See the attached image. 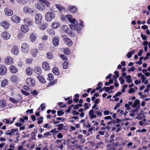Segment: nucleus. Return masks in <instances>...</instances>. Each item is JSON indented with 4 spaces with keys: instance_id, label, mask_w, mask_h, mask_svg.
<instances>
[{
    "instance_id": "nucleus-13",
    "label": "nucleus",
    "mask_w": 150,
    "mask_h": 150,
    "mask_svg": "<svg viewBox=\"0 0 150 150\" xmlns=\"http://www.w3.org/2000/svg\"><path fill=\"white\" fill-rule=\"evenodd\" d=\"M12 21L15 23H18L20 22L21 19L17 16H13L11 17Z\"/></svg>"
},
{
    "instance_id": "nucleus-36",
    "label": "nucleus",
    "mask_w": 150,
    "mask_h": 150,
    "mask_svg": "<svg viewBox=\"0 0 150 150\" xmlns=\"http://www.w3.org/2000/svg\"><path fill=\"white\" fill-rule=\"evenodd\" d=\"M48 78L49 80L52 81L54 79V77L53 74L52 73H49L48 74Z\"/></svg>"
},
{
    "instance_id": "nucleus-24",
    "label": "nucleus",
    "mask_w": 150,
    "mask_h": 150,
    "mask_svg": "<svg viewBox=\"0 0 150 150\" xmlns=\"http://www.w3.org/2000/svg\"><path fill=\"white\" fill-rule=\"evenodd\" d=\"M52 72L56 75H59L60 74L59 70L57 67H54L53 68Z\"/></svg>"
},
{
    "instance_id": "nucleus-52",
    "label": "nucleus",
    "mask_w": 150,
    "mask_h": 150,
    "mask_svg": "<svg viewBox=\"0 0 150 150\" xmlns=\"http://www.w3.org/2000/svg\"><path fill=\"white\" fill-rule=\"evenodd\" d=\"M26 63L28 64H30L32 62V60L28 58L26 60Z\"/></svg>"
},
{
    "instance_id": "nucleus-33",
    "label": "nucleus",
    "mask_w": 150,
    "mask_h": 150,
    "mask_svg": "<svg viewBox=\"0 0 150 150\" xmlns=\"http://www.w3.org/2000/svg\"><path fill=\"white\" fill-rule=\"evenodd\" d=\"M36 38V36L35 35L32 34L30 36V39L32 42H34Z\"/></svg>"
},
{
    "instance_id": "nucleus-32",
    "label": "nucleus",
    "mask_w": 150,
    "mask_h": 150,
    "mask_svg": "<svg viewBox=\"0 0 150 150\" xmlns=\"http://www.w3.org/2000/svg\"><path fill=\"white\" fill-rule=\"evenodd\" d=\"M32 69L30 68H28L26 70V72L27 75H30L32 74Z\"/></svg>"
},
{
    "instance_id": "nucleus-48",
    "label": "nucleus",
    "mask_w": 150,
    "mask_h": 150,
    "mask_svg": "<svg viewBox=\"0 0 150 150\" xmlns=\"http://www.w3.org/2000/svg\"><path fill=\"white\" fill-rule=\"evenodd\" d=\"M119 80L120 81V83L121 84H124L125 83V80L123 79L122 77H120L119 79Z\"/></svg>"
},
{
    "instance_id": "nucleus-6",
    "label": "nucleus",
    "mask_w": 150,
    "mask_h": 150,
    "mask_svg": "<svg viewBox=\"0 0 150 150\" xmlns=\"http://www.w3.org/2000/svg\"><path fill=\"white\" fill-rule=\"evenodd\" d=\"M23 11L24 12L28 14H32L34 13L33 10L28 7H24L23 9Z\"/></svg>"
},
{
    "instance_id": "nucleus-11",
    "label": "nucleus",
    "mask_w": 150,
    "mask_h": 150,
    "mask_svg": "<svg viewBox=\"0 0 150 150\" xmlns=\"http://www.w3.org/2000/svg\"><path fill=\"white\" fill-rule=\"evenodd\" d=\"M61 31L62 32L65 34L68 33L69 30L68 27L66 25H63L61 27Z\"/></svg>"
},
{
    "instance_id": "nucleus-47",
    "label": "nucleus",
    "mask_w": 150,
    "mask_h": 150,
    "mask_svg": "<svg viewBox=\"0 0 150 150\" xmlns=\"http://www.w3.org/2000/svg\"><path fill=\"white\" fill-rule=\"evenodd\" d=\"M17 39L19 40L23 38V34L22 33H19L18 34L17 37Z\"/></svg>"
},
{
    "instance_id": "nucleus-19",
    "label": "nucleus",
    "mask_w": 150,
    "mask_h": 150,
    "mask_svg": "<svg viewBox=\"0 0 150 150\" xmlns=\"http://www.w3.org/2000/svg\"><path fill=\"white\" fill-rule=\"evenodd\" d=\"M30 52H31L32 56L33 57H36L38 53V50L35 48L31 50H30Z\"/></svg>"
},
{
    "instance_id": "nucleus-21",
    "label": "nucleus",
    "mask_w": 150,
    "mask_h": 150,
    "mask_svg": "<svg viewBox=\"0 0 150 150\" xmlns=\"http://www.w3.org/2000/svg\"><path fill=\"white\" fill-rule=\"evenodd\" d=\"M0 24L2 27L6 29L9 28L10 25L9 23L4 21L1 22Z\"/></svg>"
},
{
    "instance_id": "nucleus-61",
    "label": "nucleus",
    "mask_w": 150,
    "mask_h": 150,
    "mask_svg": "<svg viewBox=\"0 0 150 150\" xmlns=\"http://www.w3.org/2000/svg\"><path fill=\"white\" fill-rule=\"evenodd\" d=\"M44 105L45 103H42L40 105V107H41V109L42 111H43L45 108V106H43V105Z\"/></svg>"
},
{
    "instance_id": "nucleus-9",
    "label": "nucleus",
    "mask_w": 150,
    "mask_h": 150,
    "mask_svg": "<svg viewBox=\"0 0 150 150\" xmlns=\"http://www.w3.org/2000/svg\"><path fill=\"white\" fill-rule=\"evenodd\" d=\"M42 67L43 69L46 71H49L50 69L49 64L47 62H44L43 63Z\"/></svg>"
},
{
    "instance_id": "nucleus-55",
    "label": "nucleus",
    "mask_w": 150,
    "mask_h": 150,
    "mask_svg": "<svg viewBox=\"0 0 150 150\" xmlns=\"http://www.w3.org/2000/svg\"><path fill=\"white\" fill-rule=\"evenodd\" d=\"M141 37L142 39L144 40H145L147 39V37L146 35H144L142 34H141Z\"/></svg>"
},
{
    "instance_id": "nucleus-49",
    "label": "nucleus",
    "mask_w": 150,
    "mask_h": 150,
    "mask_svg": "<svg viewBox=\"0 0 150 150\" xmlns=\"http://www.w3.org/2000/svg\"><path fill=\"white\" fill-rule=\"evenodd\" d=\"M43 118L42 117H41L40 118L38 119V124H41L43 122Z\"/></svg>"
},
{
    "instance_id": "nucleus-4",
    "label": "nucleus",
    "mask_w": 150,
    "mask_h": 150,
    "mask_svg": "<svg viewBox=\"0 0 150 150\" xmlns=\"http://www.w3.org/2000/svg\"><path fill=\"white\" fill-rule=\"evenodd\" d=\"M35 22L37 24L41 23L42 19V15L40 13H37L35 16Z\"/></svg>"
},
{
    "instance_id": "nucleus-5",
    "label": "nucleus",
    "mask_w": 150,
    "mask_h": 150,
    "mask_svg": "<svg viewBox=\"0 0 150 150\" xmlns=\"http://www.w3.org/2000/svg\"><path fill=\"white\" fill-rule=\"evenodd\" d=\"M27 83L30 86L32 87L35 85V81L31 78H28L26 80Z\"/></svg>"
},
{
    "instance_id": "nucleus-54",
    "label": "nucleus",
    "mask_w": 150,
    "mask_h": 150,
    "mask_svg": "<svg viewBox=\"0 0 150 150\" xmlns=\"http://www.w3.org/2000/svg\"><path fill=\"white\" fill-rule=\"evenodd\" d=\"M18 130V129H13L10 130L11 132L13 134V135L14 134V133Z\"/></svg>"
},
{
    "instance_id": "nucleus-46",
    "label": "nucleus",
    "mask_w": 150,
    "mask_h": 150,
    "mask_svg": "<svg viewBox=\"0 0 150 150\" xmlns=\"http://www.w3.org/2000/svg\"><path fill=\"white\" fill-rule=\"evenodd\" d=\"M21 92L24 95H25V96H28L30 95V93H28V92H27L26 91L22 90H21Z\"/></svg>"
},
{
    "instance_id": "nucleus-3",
    "label": "nucleus",
    "mask_w": 150,
    "mask_h": 150,
    "mask_svg": "<svg viewBox=\"0 0 150 150\" xmlns=\"http://www.w3.org/2000/svg\"><path fill=\"white\" fill-rule=\"evenodd\" d=\"M21 50L24 53L26 54L29 51V48L28 45L26 43H23L21 47Z\"/></svg>"
},
{
    "instance_id": "nucleus-53",
    "label": "nucleus",
    "mask_w": 150,
    "mask_h": 150,
    "mask_svg": "<svg viewBox=\"0 0 150 150\" xmlns=\"http://www.w3.org/2000/svg\"><path fill=\"white\" fill-rule=\"evenodd\" d=\"M27 146L30 149H33L35 146V145L33 144L32 145H31L30 144H28L27 145Z\"/></svg>"
},
{
    "instance_id": "nucleus-34",
    "label": "nucleus",
    "mask_w": 150,
    "mask_h": 150,
    "mask_svg": "<svg viewBox=\"0 0 150 150\" xmlns=\"http://www.w3.org/2000/svg\"><path fill=\"white\" fill-rule=\"evenodd\" d=\"M11 118H9L8 119L5 118L3 120V122H5L6 124H11Z\"/></svg>"
},
{
    "instance_id": "nucleus-14",
    "label": "nucleus",
    "mask_w": 150,
    "mask_h": 150,
    "mask_svg": "<svg viewBox=\"0 0 150 150\" xmlns=\"http://www.w3.org/2000/svg\"><path fill=\"white\" fill-rule=\"evenodd\" d=\"M19 50L16 46H13L11 50V53L15 55H17L19 53Z\"/></svg>"
},
{
    "instance_id": "nucleus-17",
    "label": "nucleus",
    "mask_w": 150,
    "mask_h": 150,
    "mask_svg": "<svg viewBox=\"0 0 150 150\" xmlns=\"http://www.w3.org/2000/svg\"><path fill=\"white\" fill-rule=\"evenodd\" d=\"M13 62L12 58L9 56L7 57L5 59V62L6 64H11Z\"/></svg>"
},
{
    "instance_id": "nucleus-42",
    "label": "nucleus",
    "mask_w": 150,
    "mask_h": 150,
    "mask_svg": "<svg viewBox=\"0 0 150 150\" xmlns=\"http://www.w3.org/2000/svg\"><path fill=\"white\" fill-rule=\"evenodd\" d=\"M64 53L66 55H68L70 53V50L68 48L64 50Z\"/></svg>"
},
{
    "instance_id": "nucleus-27",
    "label": "nucleus",
    "mask_w": 150,
    "mask_h": 150,
    "mask_svg": "<svg viewBox=\"0 0 150 150\" xmlns=\"http://www.w3.org/2000/svg\"><path fill=\"white\" fill-rule=\"evenodd\" d=\"M47 34L50 35H54L55 34L54 31L52 29H47Z\"/></svg>"
},
{
    "instance_id": "nucleus-23",
    "label": "nucleus",
    "mask_w": 150,
    "mask_h": 150,
    "mask_svg": "<svg viewBox=\"0 0 150 150\" xmlns=\"http://www.w3.org/2000/svg\"><path fill=\"white\" fill-rule=\"evenodd\" d=\"M60 25V23L58 22H54L52 25V27L54 29H57L59 28Z\"/></svg>"
},
{
    "instance_id": "nucleus-60",
    "label": "nucleus",
    "mask_w": 150,
    "mask_h": 150,
    "mask_svg": "<svg viewBox=\"0 0 150 150\" xmlns=\"http://www.w3.org/2000/svg\"><path fill=\"white\" fill-rule=\"evenodd\" d=\"M94 110L93 109H91L90 110L89 112V115H91L94 114Z\"/></svg>"
},
{
    "instance_id": "nucleus-59",
    "label": "nucleus",
    "mask_w": 150,
    "mask_h": 150,
    "mask_svg": "<svg viewBox=\"0 0 150 150\" xmlns=\"http://www.w3.org/2000/svg\"><path fill=\"white\" fill-rule=\"evenodd\" d=\"M114 74L116 76V77L115 78V79H117L119 76V72L118 71H115L114 72Z\"/></svg>"
},
{
    "instance_id": "nucleus-25",
    "label": "nucleus",
    "mask_w": 150,
    "mask_h": 150,
    "mask_svg": "<svg viewBox=\"0 0 150 150\" xmlns=\"http://www.w3.org/2000/svg\"><path fill=\"white\" fill-rule=\"evenodd\" d=\"M4 12L5 14L7 16H11L13 13V11L9 9H5Z\"/></svg>"
},
{
    "instance_id": "nucleus-28",
    "label": "nucleus",
    "mask_w": 150,
    "mask_h": 150,
    "mask_svg": "<svg viewBox=\"0 0 150 150\" xmlns=\"http://www.w3.org/2000/svg\"><path fill=\"white\" fill-rule=\"evenodd\" d=\"M64 42L67 46L69 47L71 46L73 44L71 40L69 38L68 39H66Z\"/></svg>"
},
{
    "instance_id": "nucleus-58",
    "label": "nucleus",
    "mask_w": 150,
    "mask_h": 150,
    "mask_svg": "<svg viewBox=\"0 0 150 150\" xmlns=\"http://www.w3.org/2000/svg\"><path fill=\"white\" fill-rule=\"evenodd\" d=\"M60 57L63 60H66V59H67V58L64 54L61 55Z\"/></svg>"
},
{
    "instance_id": "nucleus-39",
    "label": "nucleus",
    "mask_w": 150,
    "mask_h": 150,
    "mask_svg": "<svg viewBox=\"0 0 150 150\" xmlns=\"http://www.w3.org/2000/svg\"><path fill=\"white\" fill-rule=\"evenodd\" d=\"M69 63L67 62H64L63 63V68L64 69H66L68 68V65Z\"/></svg>"
},
{
    "instance_id": "nucleus-62",
    "label": "nucleus",
    "mask_w": 150,
    "mask_h": 150,
    "mask_svg": "<svg viewBox=\"0 0 150 150\" xmlns=\"http://www.w3.org/2000/svg\"><path fill=\"white\" fill-rule=\"evenodd\" d=\"M135 90L134 89L131 88L129 91V92L130 93H133L135 92Z\"/></svg>"
},
{
    "instance_id": "nucleus-12",
    "label": "nucleus",
    "mask_w": 150,
    "mask_h": 150,
    "mask_svg": "<svg viewBox=\"0 0 150 150\" xmlns=\"http://www.w3.org/2000/svg\"><path fill=\"white\" fill-rule=\"evenodd\" d=\"M35 6L38 9L40 10H43L45 9V6L43 4L40 3H36Z\"/></svg>"
},
{
    "instance_id": "nucleus-1",
    "label": "nucleus",
    "mask_w": 150,
    "mask_h": 150,
    "mask_svg": "<svg viewBox=\"0 0 150 150\" xmlns=\"http://www.w3.org/2000/svg\"><path fill=\"white\" fill-rule=\"evenodd\" d=\"M66 17L69 21L72 24L69 25V26L71 29L76 30L78 33H79L83 27L82 21H81V24H79L78 26V22L76 19L72 18L71 15H67L66 16Z\"/></svg>"
},
{
    "instance_id": "nucleus-15",
    "label": "nucleus",
    "mask_w": 150,
    "mask_h": 150,
    "mask_svg": "<svg viewBox=\"0 0 150 150\" xmlns=\"http://www.w3.org/2000/svg\"><path fill=\"white\" fill-rule=\"evenodd\" d=\"M21 29V30L24 33H27L29 30V28L27 25H22Z\"/></svg>"
},
{
    "instance_id": "nucleus-22",
    "label": "nucleus",
    "mask_w": 150,
    "mask_h": 150,
    "mask_svg": "<svg viewBox=\"0 0 150 150\" xmlns=\"http://www.w3.org/2000/svg\"><path fill=\"white\" fill-rule=\"evenodd\" d=\"M7 105L6 102L5 100H0V108H1L5 107Z\"/></svg>"
},
{
    "instance_id": "nucleus-8",
    "label": "nucleus",
    "mask_w": 150,
    "mask_h": 150,
    "mask_svg": "<svg viewBox=\"0 0 150 150\" xmlns=\"http://www.w3.org/2000/svg\"><path fill=\"white\" fill-rule=\"evenodd\" d=\"M59 39L57 37H54L52 40V43L55 47H57L59 44Z\"/></svg>"
},
{
    "instance_id": "nucleus-29",
    "label": "nucleus",
    "mask_w": 150,
    "mask_h": 150,
    "mask_svg": "<svg viewBox=\"0 0 150 150\" xmlns=\"http://www.w3.org/2000/svg\"><path fill=\"white\" fill-rule=\"evenodd\" d=\"M37 78L42 83H45V81L42 76L38 75L37 76Z\"/></svg>"
},
{
    "instance_id": "nucleus-37",
    "label": "nucleus",
    "mask_w": 150,
    "mask_h": 150,
    "mask_svg": "<svg viewBox=\"0 0 150 150\" xmlns=\"http://www.w3.org/2000/svg\"><path fill=\"white\" fill-rule=\"evenodd\" d=\"M40 1L43 4H44L45 5H46L47 6H49L50 4V2L47 1L46 0H40Z\"/></svg>"
},
{
    "instance_id": "nucleus-43",
    "label": "nucleus",
    "mask_w": 150,
    "mask_h": 150,
    "mask_svg": "<svg viewBox=\"0 0 150 150\" xmlns=\"http://www.w3.org/2000/svg\"><path fill=\"white\" fill-rule=\"evenodd\" d=\"M47 57L49 59H51L52 57V55L51 52H48L47 54Z\"/></svg>"
},
{
    "instance_id": "nucleus-18",
    "label": "nucleus",
    "mask_w": 150,
    "mask_h": 150,
    "mask_svg": "<svg viewBox=\"0 0 150 150\" xmlns=\"http://www.w3.org/2000/svg\"><path fill=\"white\" fill-rule=\"evenodd\" d=\"M10 72L13 74H15L17 72L18 70L16 67L13 65H11L9 67Z\"/></svg>"
},
{
    "instance_id": "nucleus-57",
    "label": "nucleus",
    "mask_w": 150,
    "mask_h": 150,
    "mask_svg": "<svg viewBox=\"0 0 150 150\" xmlns=\"http://www.w3.org/2000/svg\"><path fill=\"white\" fill-rule=\"evenodd\" d=\"M51 134L49 132H47L44 134V137H47L49 136H50Z\"/></svg>"
},
{
    "instance_id": "nucleus-51",
    "label": "nucleus",
    "mask_w": 150,
    "mask_h": 150,
    "mask_svg": "<svg viewBox=\"0 0 150 150\" xmlns=\"http://www.w3.org/2000/svg\"><path fill=\"white\" fill-rule=\"evenodd\" d=\"M6 134L7 135H8L10 136H12V135H13V134L11 132V131L10 130H7L6 131Z\"/></svg>"
},
{
    "instance_id": "nucleus-41",
    "label": "nucleus",
    "mask_w": 150,
    "mask_h": 150,
    "mask_svg": "<svg viewBox=\"0 0 150 150\" xmlns=\"http://www.w3.org/2000/svg\"><path fill=\"white\" fill-rule=\"evenodd\" d=\"M64 126V125L63 124H60L57 125V129L59 130H62Z\"/></svg>"
},
{
    "instance_id": "nucleus-56",
    "label": "nucleus",
    "mask_w": 150,
    "mask_h": 150,
    "mask_svg": "<svg viewBox=\"0 0 150 150\" xmlns=\"http://www.w3.org/2000/svg\"><path fill=\"white\" fill-rule=\"evenodd\" d=\"M95 112L96 114L98 116H101L102 115V113L98 111H95Z\"/></svg>"
},
{
    "instance_id": "nucleus-26",
    "label": "nucleus",
    "mask_w": 150,
    "mask_h": 150,
    "mask_svg": "<svg viewBox=\"0 0 150 150\" xmlns=\"http://www.w3.org/2000/svg\"><path fill=\"white\" fill-rule=\"evenodd\" d=\"M34 70L36 73L38 74H41L42 73V71L41 68L38 66L35 67Z\"/></svg>"
},
{
    "instance_id": "nucleus-16",
    "label": "nucleus",
    "mask_w": 150,
    "mask_h": 150,
    "mask_svg": "<svg viewBox=\"0 0 150 150\" xmlns=\"http://www.w3.org/2000/svg\"><path fill=\"white\" fill-rule=\"evenodd\" d=\"M68 9L70 12L71 13H75L77 11V8L74 6L70 5L68 6Z\"/></svg>"
},
{
    "instance_id": "nucleus-44",
    "label": "nucleus",
    "mask_w": 150,
    "mask_h": 150,
    "mask_svg": "<svg viewBox=\"0 0 150 150\" xmlns=\"http://www.w3.org/2000/svg\"><path fill=\"white\" fill-rule=\"evenodd\" d=\"M18 2L21 4H23L26 3L27 2V0H17Z\"/></svg>"
},
{
    "instance_id": "nucleus-2",
    "label": "nucleus",
    "mask_w": 150,
    "mask_h": 150,
    "mask_svg": "<svg viewBox=\"0 0 150 150\" xmlns=\"http://www.w3.org/2000/svg\"><path fill=\"white\" fill-rule=\"evenodd\" d=\"M55 13L52 11H49L45 15L46 20L48 21H50L55 17Z\"/></svg>"
},
{
    "instance_id": "nucleus-10",
    "label": "nucleus",
    "mask_w": 150,
    "mask_h": 150,
    "mask_svg": "<svg viewBox=\"0 0 150 150\" xmlns=\"http://www.w3.org/2000/svg\"><path fill=\"white\" fill-rule=\"evenodd\" d=\"M1 36L3 39L6 40L9 39L11 36L9 33L6 32H3L2 33Z\"/></svg>"
},
{
    "instance_id": "nucleus-35",
    "label": "nucleus",
    "mask_w": 150,
    "mask_h": 150,
    "mask_svg": "<svg viewBox=\"0 0 150 150\" xmlns=\"http://www.w3.org/2000/svg\"><path fill=\"white\" fill-rule=\"evenodd\" d=\"M47 25L45 24H43L41 25L40 26V28L42 30H44L47 28Z\"/></svg>"
},
{
    "instance_id": "nucleus-40",
    "label": "nucleus",
    "mask_w": 150,
    "mask_h": 150,
    "mask_svg": "<svg viewBox=\"0 0 150 150\" xmlns=\"http://www.w3.org/2000/svg\"><path fill=\"white\" fill-rule=\"evenodd\" d=\"M126 78L127 79V81L128 83H130L132 82V80L131 79V77L130 76L128 75V76H126Z\"/></svg>"
},
{
    "instance_id": "nucleus-63",
    "label": "nucleus",
    "mask_w": 150,
    "mask_h": 150,
    "mask_svg": "<svg viewBox=\"0 0 150 150\" xmlns=\"http://www.w3.org/2000/svg\"><path fill=\"white\" fill-rule=\"evenodd\" d=\"M23 88L25 90L28 91L29 89V87L27 86L24 85L23 86Z\"/></svg>"
},
{
    "instance_id": "nucleus-38",
    "label": "nucleus",
    "mask_w": 150,
    "mask_h": 150,
    "mask_svg": "<svg viewBox=\"0 0 150 150\" xmlns=\"http://www.w3.org/2000/svg\"><path fill=\"white\" fill-rule=\"evenodd\" d=\"M9 100L10 101H11L12 103H16L18 102V100H16L14 98H9Z\"/></svg>"
},
{
    "instance_id": "nucleus-20",
    "label": "nucleus",
    "mask_w": 150,
    "mask_h": 150,
    "mask_svg": "<svg viewBox=\"0 0 150 150\" xmlns=\"http://www.w3.org/2000/svg\"><path fill=\"white\" fill-rule=\"evenodd\" d=\"M24 22L26 24L29 26H30L33 24V22L30 19L28 18H25L24 19Z\"/></svg>"
},
{
    "instance_id": "nucleus-7",
    "label": "nucleus",
    "mask_w": 150,
    "mask_h": 150,
    "mask_svg": "<svg viewBox=\"0 0 150 150\" xmlns=\"http://www.w3.org/2000/svg\"><path fill=\"white\" fill-rule=\"evenodd\" d=\"M7 72L6 68L2 65H0V75H5Z\"/></svg>"
},
{
    "instance_id": "nucleus-30",
    "label": "nucleus",
    "mask_w": 150,
    "mask_h": 150,
    "mask_svg": "<svg viewBox=\"0 0 150 150\" xmlns=\"http://www.w3.org/2000/svg\"><path fill=\"white\" fill-rule=\"evenodd\" d=\"M8 84V81L6 79H4L1 82V86L4 87Z\"/></svg>"
},
{
    "instance_id": "nucleus-31",
    "label": "nucleus",
    "mask_w": 150,
    "mask_h": 150,
    "mask_svg": "<svg viewBox=\"0 0 150 150\" xmlns=\"http://www.w3.org/2000/svg\"><path fill=\"white\" fill-rule=\"evenodd\" d=\"M10 79L12 82H15L18 81V79L16 76L15 75H13L11 76Z\"/></svg>"
},
{
    "instance_id": "nucleus-50",
    "label": "nucleus",
    "mask_w": 150,
    "mask_h": 150,
    "mask_svg": "<svg viewBox=\"0 0 150 150\" xmlns=\"http://www.w3.org/2000/svg\"><path fill=\"white\" fill-rule=\"evenodd\" d=\"M57 115L59 116H62L64 113V112L61 111H58L57 112Z\"/></svg>"
},
{
    "instance_id": "nucleus-45",
    "label": "nucleus",
    "mask_w": 150,
    "mask_h": 150,
    "mask_svg": "<svg viewBox=\"0 0 150 150\" xmlns=\"http://www.w3.org/2000/svg\"><path fill=\"white\" fill-rule=\"evenodd\" d=\"M55 6L56 7V8L60 11H62L63 9V8L59 4H56L55 5Z\"/></svg>"
},
{
    "instance_id": "nucleus-64",
    "label": "nucleus",
    "mask_w": 150,
    "mask_h": 150,
    "mask_svg": "<svg viewBox=\"0 0 150 150\" xmlns=\"http://www.w3.org/2000/svg\"><path fill=\"white\" fill-rule=\"evenodd\" d=\"M48 38L47 36V35H44L43 36L42 38V39L43 40H47Z\"/></svg>"
}]
</instances>
